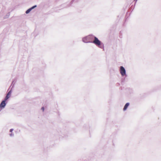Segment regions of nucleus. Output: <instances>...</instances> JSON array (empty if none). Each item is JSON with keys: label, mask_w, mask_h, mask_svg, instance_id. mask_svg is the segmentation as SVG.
<instances>
[{"label": "nucleus", "mask_w": 161, "mask_h": 161, "mask_svg": "<svg viewBox=\"0 0 161 161\" xmlns=\"http://www.w3.org/2000/svg\"><path fill=\"white\" fill-rule=\"evenodd\" d=\"M94 38V36L90 35L82 38L83 42L85 43H92Z\"/></svg>", "instance_id": "obj_2"}, {"label": "nucleus", "mask_w": 161, "mask_h": 161, "mask_svg": "<svg viewBox=\"0 0 161 161\" xmlns=\"http://www.w3.org/2000/svg\"><path fill=\"white\" fill-rule=\"evenodd\" d=\"M41 109L43 111H44V108L43 107H42V108H41Z\"/></svg>", "instance_id": "obj_13"}, {"label": "nucleus", "mask_w": 161, "mask_h": 161, "mask_svg": "<svg viewBox=\"0 0 161 161\" xmlns=\"http://www.w3.org/2000/svg\"><path fill=\"white\" fill-rule=\"evenodd\" d=\"M130 11H127L125 15V17L128 18L129 16L130 15Z\"/></svg>", "instance_id": "obj_7"}, {"label": "nucleus", "mask_w": 161, "mask_h": 161, "mask_svg": "<svg viewBox=\"0 0 161 161\" xmlns=\"http://www.w3.org/2000/svg\"><path fill=\"white\" fill-rule=\"evenodd\" d=\"M94 44L99 47L103 49L104 48V45L98 38L94 36V38L92 42V43Z\"/></svg>", "instance_id": "obj_1"}, {"label": "nucleus", "mask_w": 161, "mask_h": 161, "mask_svg": "<svg viewBox=\"0 0 161 161\" xmlns=\"http://www.w3.org/2000/svg\"><path fill=\"white\" fill-rule=\"evenodd\" d=\"M75 0H72V1H71V3H72L75 1Z\"/></svg>", "instance_id": "obj_14"}, {"label": "nucleus", "mask_w": 161, "mask_h": 161, "mask_svg": "<svg viewBox=\"0 0 161 161\" xmlns=\"http://www.w3.org/2000/svg\"><path fill=\"white\" fill-rule=\"evenodd\" d=\"M6 101V100L4 99L2 101L0 104V108H4L5 107L6 105V103H5Z\"/></svg>", "instance_id": "obj_5"}, {"label": "nucleus", "mask_w": 161, "mask_h": 161, "mask_svg": "<svg viewBox=\"0 0 161 161\" xmlns=\"http://www.w3.org/2000/svg\"><path fill=\"white\" fill-rule=\"evenodd\" d=\"M120 72L122 76L125 75L127 76L126 73V70L125 68L123 66H121L120 68Z\"/></svg>", "instance_id": "obj_3"}, {"label": "nucleus", "mask_w": 161, "mask_h": 161, "mask_svg": "<svg viewBox=\"0 0 161 161\" xmlns=\"http://www.w3.org/2000/svg\"><path fill=\"white\" fill-rule=\"evenodd\" d=\"M9 135L10 136H13L14 135L13 134H12V133H10L9 134Z\"/></svg>", "instance_id": "obj_11"}, {"label": "nucleus", "mask_w": 161, "mask_h": 161, "mask_svg": "<svg viewBox=\"0 0 161 161\" xmlns=\"http://www.w3.org/2000/svg\"><path fill=\"white\" fill-rule=\"evenodd\" d=\"M10 13H8L7 15L4 17V18H8L9 16H10Z\"/></svg>", "instance_id": "obj_9"}, {"label": "nucleus", "mask_w": 161, "mask_h": 161, "mask_svg": "<svg viewBox=\"0 0 161 161\" xmlns=\"http://www.w3.org/2000/svg\"><path fill=\"white\" fill-rule=\"evenodd\" d=\"M130 105V103H126L125 105V106L123 108V110L125 111L127 109L128 107Z\"/></svg>", "instance_id": "obj_6"}, {"label": "nucleus", "mask_w": 161, "mask_h": 161, "mask_svg": "<svg viewBox=\"0 0 161 161\" xmlns=\"http://www.w3.org/2000/svg\"><path fill=\"white\" fill-rule=\"evenodd\" d=\"M13 82H14V81H12V84H13Z\"/></svg>", "instance_id": "obj_15"}, {"label": "nucleus", "mask_w": 161, "mask_h": 161, "mask_svg": "<svg viewBox=\"0 0 161 161\" xmlns=\"http://www.w3.org/2000/svg\"><path fill=\"white\" fill-rule=\"evenodd\" d=\"M13 129H11L10 130V132H12V131L13 130Z\"/></svg>", "instance_id": "obj_12"}, {"label": "nucleus", "mask_w": 161, "mask_h": 161, "mask_svg": "<svg viewBox=\"0 0 161 161\" xmlns=\"http://www.w3.org/2000/svg\"><path fill=\"white\" fill-rule=\"evenodd\" d=\"M31 11H26L25 13L26 14H28Z\"/></svg>", "instance_id": "obj_10"}, {"label": "nucleus", "mask_w": 161, "mask_h": 161, "mask_svg": "<svg viewBox=\"0 0 161 161\" xmlns=\"http://www.w3.org/2000/svg\"><path fill=\"white\" fill-rule=\"evenodd\" d=\"M14 85L11 88L9 91L8 93L7 94L4 100H7L10 97V96L12 92V88L13 87Z\"/></svg>", "instance_id": "obj_4"}, {"label": "nucleus", "mask_w": 161, "mask_h": 161, "mask_svg": "<svg viewBox=\"0 0 161 161\" xmlns=\"http://www.w3.org/2000/svg\"><path fill=\"white\" fill-rule=\"evenodd\" d=\"M37 7L36 5H34L31 8H30L27 9V10H32L33 9H34L35 8H36Z\"/></svg>", "instance_id": "obj_8"}, {"label": "nucleus", "mask_w": 161, "mask_h": 161, "mask_svg": "<svg viewBox=\"0 0 161 161\" xmlns=\"http://www.w3.org/2000/svg\"><path fill=\"white\" fill-rule=\"evenodd\" d=\"M137 0H135V1H137Z\"/></svg>", "instance_id": "obj_16"}]
</instances>
